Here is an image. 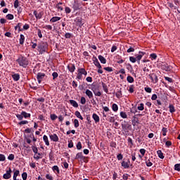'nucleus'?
I'll use <instances>...</instances> for the list:
<instances>
[{
	"mask_svg": "<svg viewBox=\"0 0 180 180\" xmlns=\"http://www.w3.org/2000/svg\"><path fill=\"white\" fill-rule=\"evenodd\" d=\"M16 61L20 67H23L24 68H26L29 65V60L25 57L20 56Z\"/></svg>",
	"mask_w": 180,
	"mask_h": 180,
	"instance_id": "f257e3e1",
	"label": "nucleus"
},
{
	"mask_svg": "<svg viewBox=\"0 0 180 180\" xmlns=\"http://www.w3.org/2000/svg\"><path fill=\"white\" fill-rule=\"evenodd\" d=\"M74 22L76 23L77 26H79V27H82L85 23V21L81 17L76 18Z\"/></svg>",
	"mask_w": 180,
	"mask_h": 180,
	"instance_id": "f03ea898",
	"label": "nucleus"
},
{
	"mask_svg": "<svg viewBox=\"0 0 180 180\" xmlns=\"http://www.w3.org/2000/svg\"><path fill=\"white\" fill-rule=\"evenodd\" d=\"M150 79L153 84H157L158 82V77L155 73H150L148 75Z\"/></svg>",
	"mask_w": 180,
	"mask_h": 180,
	"instance_id": "7ed1b4c3",
	"label": "nucleus"
},
{
	"mask_svg": "<svg viewBox=\"0 0 180 180\" xmlns=\"http://www.w3.org/2000/svg\"><path fill=\"white\" fill-rule=\"evenodd\" d=\"M44 77H46V74L42 72H38L37 75V79L39 82V84H41V82L43 79H44Z\"/></svg>",
	"mask_w": 180,
	"mask_h": 180,
	"instance_id": "20e7f679",
	"label": "nucleus"
},
{
	"mask_svg": "<svg viewBox=\"0 0 180 180\" xmlns=\"http://www.w3.org/2000/svg\"><path fill=\"white\" fill-rule=\"evenodd\" d=\"M11 176H12V169L9 167L8 170L6 171V173L3 175V178L4 179H10Z\"/></svg>",
	"mask_w": 180,
	"mask_h": 180,
	"instance_id": "39448f33",
	"label": "nucleus"
},
{
	"mask_svg": "<svg viewBox=\"0 0 180 180\" xmlns=\"http://www.w3.org/2000/svg\"><path fill=\"white\" fill-rule=\"evenodd\" d=\"M92 91L96 96H101L102 95V93L99 90V86L93 87Z\"/></svg>",
	"mask_w": 180,
	"mask_h": 180,
	"instance_id": "423d86ee",
	"label": "nucleus"
},
{
	"mask_svg": "<svg viewBox=\"0 0 180 180\" xmlns=\"http://www.w3.org/2000/svg\"><path fill=\"white\" fill-rule=\"evenodd\" d=\"M33 13H34V15L35 16L36 19H41V18H43V15H44V13H43V11H40L38 13L37 11H34L33 12Z\"/></svg>",
	"mask_w": 180,
	"mask_h": 180,
	"instance_id": "0eeeda50",
	"label": "nucleus"
},
{
	"mask_svg": "<svg viewBox=\"0 0 180 180\" xmlns=\"http://www.w3.org/2000/svg\"><path fill=\"white\" fill-rule=\"evenodd\" d=\"M38 51L39 52V54H43V53H44L46 50V47L44 46H37Z\"/></svg>",
	"mask_w": 180,
	"mask_h": 180,
	"instance_id": "6e6552de",
	"label": "nucleus"
},
{
	"mask_svg": "<svg viewBox=\"0 0 180 180\" xmlns=\"http://www.w3.org/2000/svg\"><path fill=\"white\" fill-rule=\"evenodd\" d=\"M121 165L123 167V168H125V169L130 168V160H128V162L122 161Z\"/></svg>",
	"mask_w": 180,
	"mask_h": 180,
	"instance_id": "1a4fd4ad",
	"label": "nucleus"
},
{
	"mask_svg": "<svg viewBox=\"0 0 180 180\" xmlns=\"http://www.w3.org/2000/svg\"><path fill=\"white\" fill-rule=\"evenodd\" d=\"M51 140L52 141H55V143H57V141H58V136H57V134H53L52 135L49 136Z\"/></svg>",
	"mask_w": 180,
	"mask_h": 180,
	"instance_id": "9d476101",
	"label": "nucleus"
},
{
	"mask_svg": "<svg viewBox=\"0 0 180 180\" xmlns=\"http://www.w3.org/2000/svg\"><path fill=\"white\" fill-rule=\"evenodd\" d=\"M68 70L70 72H74L75 71V65L70 63L68 65Z\"/></svg>",
	"mask_w": 180,
	"mask_h": 180,
	"instance_id": "9b49d317",
	"label": "nucleus"
},
{
	"mask_svg": "<svg viewBox=\"0 0 180 180\" xmlns=\"http://www.w3.org/2000/svg\"><path fill=\"white\" fill-rule=\"evenodd\" d=\"M11 77L13 81H19V79H20V75H19V73H15L12 75Z\"/></svg>",
	"mask_w": 180,
	"mask_h": 180,
	"instance_id": "f8f14e48",
	"label": "nucleus"
},
{
	"mask_svg": "<svg viewBox=\"0 0 180 180\" xmlns=\"http://www.w3.org/2000/svg\"><path fill=\"white\" fill-rule=\"evenodd\" d=\"M94 61V64L96 65L97 68H102V66L101 65V63H99V60H98V58H95Z\"/></svg>",
	"mask_w": 180,
	"mask_h": 180,
	"instance_id": "ddd939ff",
	"label": "nucleus"
},
{
	"mask_svg": "<svg viewBox=\"0 0 180 180\" xmlns=\"http://www.w3.org/2000/svg\"><path fill=\"white\" fill-rule=\"evenodd\" d=\"M58 20H61V17L55 16L50 20V22L51 23H56V22H58Z\"/></svg>",
	"mask_w": 180,
	"mask_h": 180,
	"instance_id": "4468645a",
	"label": "nucleus"
},
{
	"mask_svg": "<svg viewBox=\"0 0 180 180\" xmlns=\"http://www.w3.org/2000/svg\"><path fill=\"white\" fill-rule=\"evenodd\" d=\"M85 94L88 96L89 99H92V98H94V94H92V91H91V90L86 89Z\"/></svg>",
	"mask_w": 180,
	"mask_h": 180,
	"instance_id": "2eb2a0df",
	"label": "nucleus"
},
{
	"mask_svg": "<svg viewBox=\"0 0 180 180\" xmlns=\"http://www.w3.org/2000/svg\"><path fill=\"white\" fill-rule=\"evenodd\" d=\"M92 117H93L95 123H99L100 118H99V116L98 115H96V113H94L93 115H92Z\"/></svg>",
	"mask_w": 180,
	"mask_h": 180,
	"instance_id": "dca6fc26",
	"label": "nucleus"
},
{
	"mask_svg": "<svg viewBox=\"0 0 180 180\" xmlns=\"http://www.w3.org/2000/svg\"><path fill=\"white\" fill-rule=\"evenodd\" d=\"M162 70H164L165 71H171V66L168 65V64L162 65Z\"/></svg>",
	"mask_w": 180,
	"mask_h": 180,
	"instance_id": "f3484780",
	"label": "nucleus"
},
{
	"mask_svg": "<svg viewBox=\"0 0 180 180\" xmlns=\"http://www.w3.org/2000/svg\"><path fill=\"white\" fill-rule=\"evenodd\" d=\"M75 160H85V157L82 155V153H78L76 155Z\"/></svg>",
	"mask_w": 180,
	"mask_h": 180,
	"instance_id": "a211bd4d",
	"label": "nucleus"
},
{
	"mask_svg": "<svg viewBox=\"0 0 180 180\" xmlns=\"http://www.w3.org/2000/svg\"><path fill=\"white\" fill-rule=\"evenodd\" d=\"M131 126V125L129 124V123H125L122 124V127L123 130H127L128 129H130Z\"/></svg>",
	"mask_w": 180,
	"mask_h": 180,
	"instance_id": "6ab92c4d",
	"label": "nucleus"
},
{
	"mask_svg": "<svg viewBox=\"0 0 180 180\" xmlns=\"http://www.w3.org/2000/svg\"><path fill=\"white\" fill-rule=\"evenodd\" d=\"M98 60L101 61V64H106V59L105 57L100 55L98 56Z\"/></svg>",
	"mask_w": 180,
	"mask_h": 180,
	"instance_id": "aec40b11",
	"label": "nucleus"
},
{
	"mask_svg": "<svg viewBox=\"0 0 180 180\" xmlns=\"http://www.w3.org/2000/svg\"><path fill=\"white\" fill-rule=\"evenodd\" d=\"M101 85L103 86V91L105 92V94H108L109 92V89H108V85L102 82Z\"/></svg>",
	"mask_w": 180,
	"mask_h": 180,
	"instance_id": "412c9836",
	"label": "nucleus"
},
{
	"mask_svg": "<svg viewBox=\"0 0 180 180\" xmlns=\"http://www.w3.org/2000/svg\"><path fill=\"white\" fill-rule=\"evenodd\" d=\"M43 140L46 144V146H50V142L49 141V137L46 135H44Z\"/></svg>",
	"mask_w": 180,
	"mask_h": 180,
	"instance_id": "4be33fe9",
	"label": "nucleus"
},
{
	"mask_svg": "<svg viewBox=\"0 0 180 180\" xmlns=\"http://www.w3.org/2000/svg\"><path fill=\"white\" fill-rule=\"evenodd\" d=\"M70 103L73 106V108H78V103L75 100H70Z\"/></svg>",
	"mask_w": 180,
	"mask_h": 180,
	"instance_id": "5701e85b",
	"label": "nucleus"
},
{
	"mask_svg": "<svg viewBox=\"0 0 180 180\" xmlns=\"http://www.w3.org/2000/svg\"><path fill=\"white\" fill-rule=\"evenodd\" d=\"M72 8L74 11H78V9H79V5L78 4V3H77V1H74L72 4Z\"/></svg>",
	"mask_w": 180,
	"mask_h": 180,
	"instance_id": "b1692460",
	"label": "nucleus"
},
{
	"mask_svg": "<svg viewBox=\"0 0 180 180\" xmlns=\"http://www.w3.org/2000/svg\"><path fill=\"white\" fill-rule=\"evenodd\" d=\"M21 115H22V117H25V119H27V117H30L31 116L30 113H27L25 111H22Z\"/></svg>",
	"mask_w": 180,
	"mask_h": 180,
	"instance_id": "393cba45",
	"label": "nucleus"
},
{
	"mask_svg": "<svg viewBox=\"0 0 180 180\" xmlns=\"http://www.w3.org/2000/svg\"><path fill=\"white\" fill-rule=\"evenodd\" d=\"M77 72H79L83 75H86V74H87L86 70H85L84 68L78 69Z\"/></svg>",
	"mask_w": 180,
	"mask_h": 180,
	"instance_id": "a878e982",
	"label": "nucleus"
},
{
	"mask_svg": "<svg viewBox=\"0 0 180 180\" xmlns=\"http://www.w3.org/2000/svg\"><path fill=\"white\" fill-rule=\"evenodd\" d=\"M157 154H158L159 158H161V160H164V153H162V151L158 150Z\"/></svg>",
	"mask_w": 180,
	"mask_h": 180,
	"instance_id": "bb28decb",
	"label": "nucleus"
},
{
	"mask_svg": "<svg viewBox=\"0 0 180 180\" xmlns=\"http://www.w3.org/2000/svg\"><path fill=\"white\" fill-rule=\"evenodd\" d=\"M127 82H129V84H133V82H134V79L131 76H128L127 77Z\"/></svg>",
	"mask_w": 180,
	"mask_h": 180,
	"instance_id": "cd10ccee",
	"label": "nucleus"
},
{
	"mask_svg": "<svg viewBox=\"0 0 180 180\" xmlns=\"http://www.w3.org/2000/svg\"><path fill=\"white\" fill-rule=\"evenodd\" d=\"M75 115L78 117V119H80L81 120H84V117H82V115H81V112H79V111H76Z\"/></svg>",
	"mask_w": 180,
	"mask_h": 180,
	"instance_id": "c85d7f7f",
	"label": "nucleus"
},
{
	"mask_svg": "<svg viewBox=\"0 0 180 180\" xmlns=\"http://www.w3.org/2000/svg\"><path fill=\"white\" fill-rule=\"evenodd\" d=\"M112 109L113 112H117V110H119V106H117V104L114 103L112 104Z\"/></svg>",
	"mask_w": 180,
	"mask_h": 180,
	"instance_id": "c756f323",
	"label": "nucleus"
},
{
	"mask_svg": "<svg viewBox=\"0 0 180 180\" xmlns=\"http://www.w3.org/2000/svg\"><path fill=\"white\" fill-rule=\"evenodd\" d=\"M52 171L57 172V174H60V168H58V166L55 165L52 167Z\"/></svg>",
	"mask_w": 180,
	"mask_h": 180,
	"instance_id": "7c9ffc66",
	"label": "nucleus"
},
{
	"mask_svg": "<svg viewBox=\"0 0 180 180\" xmlns=\"http://www.w3.org/2000/svg\"><path fill=\"white\" fill-rule=\"evenodd\" d=\"M139 123V118L134 117V120H132V124L133 126H136Z\"/></svg>",
	"mask_w": 180,
	"mask_h": 180,
	"instance_id": "2f4dec72",
	"label": "nucleus"
},
{
	"mask_svg": "<svg viewBox=\"0 0 180 180\" xmlns=\"http://www.w3.org/2000/svg\"><path fill=\"white\" fill-rule=\"evenodd\" d=\"M120 115L121 117H122V119H127V114L123 111L120 112Z\"/></svg>",
	"mask_w": 180,
	"mask_h": 180,
	"instance_id": "473e14b6",
	"label": "nucleus"
},
{
	"mask_svg": "<svg viewBox=\"0 0 180 180\" xmlns=\"http://www.w3.org/2000/svg\"><path fill=\"white\" fill-rule=\"evenodd\" d=\"M139 53H140V55H138L136 56V60L139 62H140V60H141V58H143V56H144V53H143V52H139Z\"/></svg>",
	"mask_w": 180,
	"mask_h": 180,
	"instance_id": "72a5a7b5",
	"label": "nucleus"
},
{
	"mask_svg": "<svg viewBox=\"0 0 180 180\" xmlns=\"http://www.w3.org/2000/svg\"><path fill=\"white\" fill-rule=\"evenodd\" d=\"M169 109L170 113H174V112H175V107H174V105L172 104L169 105Z\"/></svg>",
	"mask_w": 180,
	"mask_h": 180,
	"instance_id": "f704fd0d",
	"label": "nucleus"
},
{
	"mask_svg": "<svg viewBox=\"0 0 180 180\" xmlns=\"http://www.w3.org/2000/svg\"><path fill=\"white\" fill-rule=\"evenodd\" d=\"M23 43H25V35L20 34V44H23Z\"/></svg>",
	"mask_w": 180,
	"mask_h": 180,
	"instance_id": "c9c22d12",
	"label": "nucleus"
},
{
	"mask_svg": "<svg viewBox=\"0 0 180 180\" xmlns=\"http://www.w3.org/2000/svg\"><path fill=\"white\" fill-rule=\"evenodd\" d=\"M72 37H73L72 34L70 32H67L65 34V39H71Z\"/></svg>",
	"mask_w": 180,
	"mask_h": 180,
	"instance_id": "e433bc0d",
	"label": "nucleus"
},
{
	"mask_svg": "<svg viewBox=\"0 0 180 180\" xmlns=\"http://www.w3.org/2000/svg\"><path fill=\"white\" fill-rule=\"evenodd\" d=\"M116 97L118 98V99H120V98H122V90H120L118 91L117 93H116Z\"/></svg>",
	"mask_w": 180,
	"mask_h": 180,
	"instance_id": "4c0bfd02",
	"label": "nucleus"
},
{
	"mask_svg": "<svg viewBox=\"0 0 180 180\" xmlns=\"http://www.w3.org/2000/svg\"><path fill=\"white\" fill-rule=\"evenodd\" d=\"M138 110H144V104L140 103L139 105L137 107Z\"/></svg>",
	"mask_w": 180,
	"mask_h": 180,
	"instance_id": "58836bf2",
	"label": "nucleus"
},
{
	"mask_svg": "<svg viewBox=\"0 0 180 180\" xmlns=\"http://www.w3.org/2000/svg\"><path fill=\"white\" fill-rule=\"evenodd\" d=\"M174 171H178V172H180V164H176L174 165Z\"/></svg>",
	"mask_w": 180,
	"mask_h": 180,
	"instance_id": "ea45409f",
	"label": "nucleus"
},
{
	"mask_svg": "<svg viewBox=\"0 0 180 180\" xmlns=\"http://www.w3.org/2000/svg\"><path fill=\"white\" fill-rule=\"evenodd\" d=\"M14 8L18 9L19 8V0H15L14 1Z\"/></svg>",
	"mask_w": 180,
	"mask_h": 180,
	"instance_id": "a19ab883",
	"label": "nucleus"
},
{
	"mask_svg": "<svg viewBox=\"0 0 180 180\" xmlns=\"http://www.w3.org/2000/svg\"><path fill=\"white\" fill-rule=\"evenodd\" d=\"M21 27H22V23H21V22H19V23L15 27V30H18H18L20 31V30H20Z\"/></svg>",
	"mask_w": 180,
	"mask_h": 180,
	"instance_id": "79ce46f5",
	"label": "nucleus"
},
{
	"mask_svg": "<svg viewBox=\"0 0 180 180\" xmlns=\"http://www.w3.org/2000/svg\"><path fill=\"white\" fill-rule=\"evenodd\" d=\"M8 160H9L10 161H13V160H15V155L10 154L8 157Z\"/></svg>",
	"mask_w": 180,
	"mask_h": 180,
	"instance_id": "37998d69",
	"label": "nucleus"
},
{
	"mask_svg": "<svg viewBox=\"0 0 180 180\" xmlns=\"http://www.w3.org/2000/svg\"><path fill=\"white\" fill-rule=\"evenodd\" d=\"M74 124H75V127H79V122L78 121V120L75 119L74 120Z\"/></svg>",
	"mask_w": 180,
	"mask_h": 180,
	"instance_id": "c03bdc74",
	"label": "nucleus"
},
{
	"mask_svg": "<svg viewBox=\"0 0 180 180\" xmlns=\"http://www.w3.org/2000/svg\"><path fill=\"white\" fill-rule=\"evenodd\" d=\"M162 136H167V132L168 131V129L165 127H163L162 129Z\"/></svg>",
	"mask_w": 180,
	"mask_h": 180,
	"instance_id": "a18cd8bd",
	"label": "nucleus"
},
{
	"mask_svg": "<svg viewBox=\"0 0 180 180\" xmlns=\"http://www.w3.org/2000/svg\"><path fill=\"white\" fill-rule=\"evenodd\" d=\"M128 91L130 94H133V92H134V86L131 85Z\"/></svg>",
	"mask_w": 180,
	"mask_h": 180,
	"instance_id": "49530a36",
	"label": "nucleus"
},
{
	"mask_svg": "<svg viewBox=\"0 0 180 180\" xmlns=\"http://www.w3.org/2000/svg\"><path fill=\"white\" fill-rule=\"evenodd\" d=\"M144 90L146 91V92H147L148 94H151L153 89L150 87H145Z\"/></svg>",
	"mask_w": 180,
	"mask_h": 180,
	"instance_id": "de8ad7c7",
	"label": "nucleus"
},
{
	"mask_svg": "<svg viewBox=\"0 0 180 180\" xmlns=\"http://www.w3.org/2000/svg\"><path fill=\"white\" fill-rule=\"evenodd\" d=\"M13 15H12V14H8L7 15H6V19H8V20H13Z\"/></svg>",
	"mask_w": 180,
	"mask_h": 180,
	"instance_id": "09e8293b",
	"label": "nucleus"
},
{
	"mask_svg": "<svg viewBox=\"0 0 180 180\" xmlns=\"http://www.w3.org/2000/svg\"><path fill=\"white\" fill-rule=\"evenodd\" d=\"M61 5H63V3H59L56 5V8L58 9V11H63V8Z\"/></svg>",
	"mask_w": 180,
	"mask_h": 180,
	"instance_id": "8fccbe9b",
	"label": "nucleus"
},
{
	"mask_svg": "<svg viewBox=\"0 0 180 180\" xmlns=\"http://www.w3.org/2000/svg\"><path fill=\"white\" fill-rule=\"evenodd\" d=\"M103 70H105V71H108V72H112V71H113V68L110 67L104 68Z\"/></svg>",
	"mask_w": 180,
	"mask_h": 180,
	"instance_id": "3c124183",
	"label": "nucleus"
},
{
	"mask_svg": "<svg viewBox=\"0 0 180 180\" xmlns=\"http://www.w3.org/2000/svg\"><path fill=\"white\" fill-rule=\"evenodd\" d=\"M80 102L82 105H85V103H86V99H85V97L82 96L81 98Z\"/></svg>",
	"mask_w": 180,
	"mask_h": 180,
	"instance_id": "603ef678",
	"label": "nucleus"
},
{
	"mask_svg": "<svg viewBox=\"0 0 180 180\" xmlns=\"http://www.w3.org/2000/svg\"><path fill=\"white\" fill-rule=\"evenodd\" d=\"M50 117L51 120H56L58 117L56 114H51Z\"/></svg>",
	"mask_w": 180,
	"mask_h": 180,
	"instance_id": "864d4df0",
	"label": "nucleus"
},
{
	"mask_svg": "<svg viewBox=\"0 0 180 180\" xmlns=\"http://www.w3.org/2000/svg\"><path fill=\"white\" fill-rule=\"evenodd\" d=\"M32 150L33 153H34V154H37V152L39 151V150L37 149V147L36 146H32Z\"/></svg>",
	"mask_w": 180,
	"mask_h": 180,
	"instance_id": "5fc2aeb1",
	"label": "nucleus"
},
{
	"mask_svg": "<svg viewBox=\"0 0 180 180\" xmlns=\"http://www.w3.org/2000/svg\"><path fill=\"white\" fill-rule=\"evenodd\" d=\"M22 178L23 180L27 179V173L23 172V173L22 174Z\"/></svg>",
	"mask_w": 180,
	"mask_h": 180,
	"instance_id": "6e6d98bb",
	"label": "nucleus"
},
{
	"mask_svg": "<svg viewBox=\"0 0 180 180\" xmlns=\"http://www.w3.org/2000/svg\"><path fill=\"white\" fill-rule=\"evenodd\" d=\"M6 160V158L5 157V155L0 154V161H5Z\"/></svg>",
	"mask_w": 180,
	"mask_h": 180,
	"instance_id": "4d7b16f0",
	"label": "nucleus"
},
{
	"mask_svg": "<svg viewBox=\"0 0 180 180\" xmlns=\"http://www.w3.org/2000/svg\"><path fill=\"white\" fill-rule=\"evenodd\" d=\"M129 60L131 61V63H136V61H137V59H136V58H134L133 56H130Z\"/></svg>",
	"mask_w": 180,
	"mask_h": 180,
	"instance_id": "13d9d810",
	"label": "nucleus"
},
{
	"mask_svg": "<svg viewBox=\"0 0 180 180\" xmlns=\"http://www.w3.org/2000/svg\"><path fill=\"white\" fill-rule=\"evenodd\" d=\"M117 158L118 161H120L121 160H123V155H122L121 153L118 154L117 155Z\"/></svg>",
	"mask_w": 180,
	"mask_h": 180,
	"instance_id": "bf43d9fd",
	"label": "nucleus"
},
{
	"mask_svg": "<svg viewBox=\"0 0 180 180\" xmlns=\"http://www.w3.org/2000/svg\"><path fill=\"white\" fill-rule=\"evenodd\" d=\"M37 34H38V37H39V39H41V37H43V34H41V30H38Z\"/></svg>",
	"mask_w": 180,
	"mask_h": 180,
	"instance_id": "052dcab7",
	"label": "nucleus"
},
{
	"mask_svg": "<svg viewBox=\"0 0 180 180\" xmlns=\"http://www.w3.org/2000/svg\"><path fill=\"white\" fill-rule=\"evenodd\" d=\"M65 13H71V8L70 7H65Z\"/></svg>",
	"mask_w": 180,
	"mask_h": 180,
	"instance_id": "680f3d73",
	"label": "nucleus"
},
{
	"mask_svg": "<svg viewBox=\"0 0 180 180\" xmlns=\"http://www.w3.org/2000/svg\"><path fill=\"white\" fill-rule=\"evenodd\" d=\"M77 150H81V148H82V144L81 143V142L77 143Z\"/></svg>",
	"mask_w": 180,
	"mask_h": 180,
	"instance_id": "e2e57ef3",
	"label": "nucleus"
},
{
	"mask_svg": "<svg viewBox=\"0 0 180 180\" xmlns=\"http://www.w3.org/2000/svg\"><path fill=\"white\" fill-rule=\"evenodd\" d=\"M27 123H29L28 121L27 120H24V121H21L18 123V124H20V126H22V124H27Z\"/></svg>",
	"mask_w": 180,
	"mask_h": 180,
	"instance_id": "0e129e2a",
	"label": "nucleus"
},
{
	"mask_svg": "<svg viewBox=\"0 0 180 180\" xmlns=\"http://www.w3.org/2000/svg\"><path fill=\"white\" fill-rule=\"evenodd\" d=\"M165 79L166 81H168V82H174V81L172 80V78H171V77H165Z\"/></svg>",
	"mask_w": 180,
	"mask_h": 180,
	"instance_id": "69168bd1",
	"label": "nucleus"
},
{
	"mask_svg": "<svg viewBox=\"0 0 180 180\" xmlns=\"http://www.w3.org/2000/svg\"><path fill=\"white\" fill-rule=\"evenodd\" d=\"M146 164L147 167H152L153 166V162H150V160H147L146 162Z\"/></svg>",
	"mask_w": 180,
	"mask_h": 180,
	"instance_id": "338daca9",
	"label": "nucleus"
},
{
	"mask_svg": "<svg viewBox=\"0 0 180 180\" xmlns=\"http://www.w3.org/2000/svg\"><path fill=\"white\" fill-rule=\"evenodd\" d=\"M46 179H49V180H53V176H51L50 174H46Z\"/></svg>",
	"mask_w": 180,
	"mask_h": 180,
	"instance_id": "774afa93",
	"label": "nucleus"
}]
</instances>
